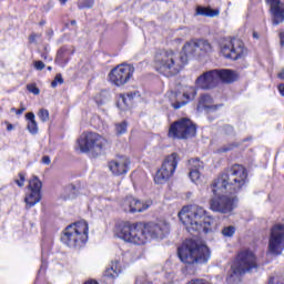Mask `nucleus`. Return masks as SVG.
I'll return each mask as SVG.
<instances>
[{
	"label": "nucleus",
	"instance_id": "obj_48",
	"mask_svg": "<svg viewBox=\"0 0 284 284\" xmlns=\"http://www.w3.org/2000/svg\"><path fill=\"white\" fill-rule=\"evenodd\" d=\"M71 26H77V20L71 21Z\"/></svg>",
	"mask_w": 284,
	"mask_h": 284
},
{
	"label": "nucleus",
	"instance_id": "obj_41",
	"mask_svg": "<svg viewBox=\"0 0 284 284\" xmlns=\"http://www.w3.org/2000/svg\"><path fill=\"white\" fill-rule=\"evenodd\" d=\"M37 37H39V34L32 33V34L29 37L30 43H34V41H37Z\"/></svg>",
	"mask_w": 284,
	"mask_h": 284
},
{
	"label": "nucleus",
	"instance_id": "obj_32",
	"mask_svg": "<svg viewBox=\"0 0 284 284\" xmlns=\"http://www.w3.org/2000/svg\"><path fill=\"white\" fill-rule=\"evenodd\" d=\"M63 83V75L61 73H58L54 78V80L51 82V88H57V85H62Z\"/></svg>",
	"mask_w": 284,
	"mask_h": 284
},
{
	"label": "nucleus",
	"instance_id": "obj_23",
	"mask_svg": "<svg viewBox=\"0 0 284 284\" xmlns=\"http://www.w3.org/2000/svg\"><path fill=\"white\" fill-rule=\"evenodd\" d=\"M219 81H223L224 83H234L236 79H239V74L230 69L217 70Z\"/></svg>",
	"mask_w": 284,
	"mask_h": 284
},
{
	"label": "nucleus",
	"instance_id": "obj_24",
	"mask_svg": "<svg viewBox=\"0 0 284 284\" xmlns=\"http://www.w3.org/2000/svg\"><path fill=\"white\" fill-rule=\"evenodd\" d=\"M214 100L210 94H202L199 101L197 110H216L219 105H212Z\"/></svg>",
	"mask_w": 284,
	"mask_h": 284
},
{
	"label": "nucleus",
	"instance_id": "obj_13",
	"mask_svg": "<svg viewBox=\"0 0 284 284\" xmlns=\"http://www.w3.org/2000/svg\"><path fill=\"white\" fill-rule=\"evenodd\" d=\"M134 74V67L131 64H119L109 73V80L113 85L121 88L125 85Z\"/></svg>",
	"mask_w": 284,
	"mask_h": 284
},
{
	"label": "nucleus",
	"instance_id": "obj_28",
	"mask_svg": "<svg viewBox=\"0 0 284 284\" xmlns=\"http://www.w3.org/2000/svg\"><path fill=\"white\" fill-rule=\"evenodd\" d=\"M195 14L200 17H219V10H214L205 7H197Z\"/></svg>",
	"mask_w": 284,
	"mask_h": 284
},
{
	"label": "nucleus",
	"instance_id": "obj_14",
	"mask_svg": "<svg viewBox=\"0 0 284 284\" xmlns=\"http://www.w3.org/2000/svg\"><path fill=\"white\" fill-rule=\"evenodd\" d=\"M41 187H43V184L38 176H33L29 181V193L24 197V203L27 204V207H34L37 203L41 202Z\"/></svg>",
	"mask_w": 284,
	"mask_h": 284
},
{
	"label": "nucleus",
	"instance_id": "obj_46",
	"mask_svg": "<svg viewBox=\"0 0 284 284\" xmlns=\"http://www.w3.org/2000/svg\"><path fill=\"white\" fill-rule=\"evenodd\" d=\"M60 3H62V6H65V3H68V0H59Z\"/></svg>",
	"mask_w": 284,
	"mask_h": 284
},
{
	"label": "nucleus",
	"instance_id": "obj_29",
	"mask_svg": "<svg viewBox=\"0 0 284 284\" xmlns=\"http://www.w3.org/2000/svg\"><path fill=\"white\" fill-rule=\"evenodd\" d=\"M221 234L225 239H232V236H234V234H236V226H234V225L224 226L221 231Z\"/></svg>",
	"mask_w": 284,
	"mask_h": 284
},
{
	"label": "nucleus",
	"instance_id": "obj_7",
	"mask_svg": "<svg viewBox=\"0 0 284 284\" xmlns=\"http://www.w3.org/2000/svg\"><path fill=\"white\" fill-rule=\"evenodd\" d=\"M115 234L118 239H122L125 243H132L133 245H145L150 241L145 224L121 223L115 227Z\"/></svg>",
	"mask_w": 284,
	"mask_h": 284
},
{
	"label": "nucleus",
	"instance_id": "obj_9",
	"mask_svg": "<svg viewBox=\"0 0 284 284\" xmlns=\"http://www.w3.org/2000/svg\"><path fill=\"white\" fill-rule=\"evenodd\" d=\"M179 161H181V156H179V153L176 152L166 155L162 166L155 173L154 182L158 185L168 183V181L174 176V172H176V168H179Z\"/></svg>",
	"mask_w": 284,
	"mask_h": 284
},
{
	"label": "nucleus",
	"instance_id": "obj_12",
	"mask_svg": "<svg viewBox=\"0 0 284 284\" xmlns=\"http://www.w3.org/2000/svg\"><path fill=\"white\" fill-rule=\"evenodd\" d=\"M284 250V224L277 223L272 226L268 237V252L273 256H281Z\"/></svg>",
	"mask_w": 284,
	"mask_h": 284
},
{
	"label": "nucleus",
	"instance_id": "obj_21",
	"mask_svg": "<svg viewBox=\"0 0 284 284\" xmlns=\"http://www.w3.org/2000/svg\"><path fill=\"white\" fill-rule=\"evenodd\" d=\"M190 173L189 176L191 181L196 182L201 179V172H203L205 165L199 159L189 160Z\"/></svg>",
	"mask_w": 284,
	"mask_h": 284
},
{
	"label": "nucleus",
	"instance_id": "obj_50",
	"mask_svg": "<svg viewBox=\"0 0 284 284\" xmlns=\"http://www.w3.org/2000/svg\"><path fill=\"white\" fill-rule=\"evenodd\" d=\"M47 70H49V72H52V67H48Z\"/></svg>",
	"mask_w": 284,
	"mask_h": 284
},
{
	"label": "nucleus",
	"instance_id": "obj_34",
	"mask_svg": "<svg viewBox=\"0 0 284 284\" xmlns=\"http://www.w3.org/2000/svg\"><path fill=\"white\" fill-rule=\"evenodd\" d=\"M27 90H28L29 92H31V94L38 95V94L40 93V90H39V88H37L36 84H28V85H27Z\"/></svg>",
	"mask_w": 284,
	"mask_h": 284
},
{
	"label": "nucleus",
	"instance_id": "obj_45",
	"mask_svg": "<svg viewBox=\"0 0 284 284\" xmlns=\"http://www.w3.org/2000/svg\"><path fill=\"white\" fill-rule=\"evenodd\" d=\"M7 130L8 132H12V130H14V125H12L11 123H8Z\"/></svg>",
	"mask_w": 284,
	"mask_h": 284
},
{
	"label": "nucleus",
	"instance_id": "obj_25",
	"mask_svg": "<svg viewBox=\"0 0 284 284\" xmlns=\"http://www.w3.org/2000/svg\"><path fill=\"white\" fill-rule=\"evenodd\" d=\"M134 97H136V93L121 94L118 99V108H120V110H128V108L132 105Z\"/></svg>",
	"mask_w": 284,
	"mask_h": 284
},
{
	"label": "nucleus",
	"instance_id": "obj_33",
	"mask_svg": "<svg viewBox=\"0 0 284 284\" xmlns=\"http://www.w3.org/2000/svg\"><path fill=\"white\" fill-rule=\"evenodd\" d=\"M92 6H94V0H84L83 3L79 4V9L83 10V8H92Z\"/></svg>",
	"mask_w": 284,
	"mask_h": 284
},
{
	"label": "nucleus",
	"instance_id": "obj_42",
	"mask_svg": "<svg viewBox=\"0 0 284 284\" xmlns=\"http://www.w3.org/2000/svg\"><path fill=\"white\" fill-rule=\"evenodd\" d=\"M278 91H280V94L282 97H284V84L283 83L278 85Z\"/></svg>",
	"mask_w": 284,
	"mask_h": 284
},
{
	"label": "nucleus",
	"instance_id": "obj_4",
	"mask_svg": "<svg viewBox=\"0 0 284 284\" xmlns=\"http://www.w3.org/2000/svg\"><path fill=\"white\" fill-rule=\"evenodd\" d=\"M178 256L185 265H196L210 261V248L199 245L194 240H186L179 248Z\"/></svg>",
	"mask_w": 284,
	"mask_h": 284
},
{
	"label": "nucleus",
	"instance_id": "obj_30",
	"mask_svg": "<svg viewBox=\"0 0 284 284\" xmlns=\"http://www.w3.org/2000/svg\"><path fill=\"white\" fill-rule=\"evenodd\" d=\"M38 116L42 123H48V121H50V111H48V109H40Z\"/></svg>",
	"mask_w": 284,
	"mask_h": 284
},
{
	"label": "nucleus",
	"instance_id": "obj_11",
	"mask_svg": "<svg viewBox=\"0 0 284 284\" xmlns=\"http://www.w3.org/2000/svg\"><path fill=\"white\" fill-rule=\"evenodd\" d=\"M221 53L225 59H232V61H239V59H243L245 54H247V49H245V44L243 41L233 38L231 40H225L221 44Z\"/></svg>",
	"mask_w": 284,
	"mask_h": 284
},
{
	"label": "nucleus",
	"instance_id": "obj_15",
	"mask_svg": "<svg viewBox=\"0 0 284 284\" xmlns=\"http://www.w3.org/2000/svg\"><path fill=\"white\" fill-rule=\"evenodd\" d=\"M149 239H165L170 234V223L165 221L149 222L144 224Z\"/></svg>",
	"mask_w": 284,
	"mask_h": 284
},
{
	"label": "nucleus",
	"instance_id": "obj_17",
	"mask_svg": "<svg viewBox=\"0 0 284 284\" xmlns=\"http://www.w3.org/2000/svg\"><path fill=\"white\" fill-rule=\"evenodd\" d=\"M216 83H219V70L206 71L195 80V85L201 90H212L216 88Z\"/></svg>",
	"mask_w": 284,
	"mask_h": 284
},
{
	"label": "nucleus",
	"instance_id": "obj_38",
	"mask_svg": "<svg viewBox=\"0 0 284 284\" xmlns=\"http://www.w3.org/2000/svg\"><path fill=\"white\" fill-rule=\"evenodd\" d=\"M268 284H284L283 280H278L276 277H270Z\"/></svg>",
	"mask_w": 284,
	"mask_h": 284
},
{
	"label": "nucleus",
	"instance_id": "obj_26",
	"mask_svg": "<svg viewBox=\"0 0 284 284\" xmlns=\"http://www.w3.org/2000/svg\"><path fill=\"white\" fill-rule=\"evenodd\" d=\"M26 119L28 121L27 130L30 132V134H39V124L34 119V114L32 112H29L26 114Z\"/></svg>",
	"mask_w": 284,
	"mask_h": 284
},
{
	"label": "nucleus",
	"instance_id": "obj_19",
	"mask_svg": "<svg viewBox=\"0 0 284 284\" xmlns=\"http://www.w3.org/2000/svg\"><path fill=\"white\" fill-rule=\"evenodd\" d=\"M270 6L273 26H280L284 21V2L281 0H266Z\"/></svg>",
	"mask_w": 284,
	"mask_h": 284
},
{
	"label": "nucleus",
	"instance_id": "obj_39",
	"mask_svg": "<svg viewBox=\"0 0 284 284\" xmlns=\"http://www.w3.org/2000/svg\"><path fill=\"white\" fill-rule=\"evenodd\" d=\"M42 163H43L44 165H50V163H51L50 156L44 155V156L42 158Z\"/></svg>",
	"mask_w": 284,
	"mask_h": 284
},
{
	"label": "nucleus",
	"instance_id": "obj_40",
	"mask_svg": "<svg viewBox=\"0 0 284 284\" xmlns=\"http://www.w3.org/2000/svg\"><path fill=\"white\" fill-rule=\"evenodd\" d=\"M11 110H12V112H16V114H18V115L23 114V112H26V108H21V109H18V110L13 108Z\"/></svg>",
	"mask_w": 284,
	"mask_h": 284
},
{
	"label": "nucleus",
	"instance_id": "obj_43",
	"mask_svg": "<svg viewBox=\"0 0 284 284\" xmlns=\"http://www.w3.org/2000/svg\"><path fill=\"white\" fill-rule=\"evenodd\" d=\"M281 45H284V31L280 33Z\"/></svg>",
	"mask_w": 284,
	"mask_h": 284
},
{
	"label": "nucleus",
	"instance_id": "obj_51",
	"mask_svg": "<svg viewBox=\"0 0 284 284\" xmlns=\"http://www.w3.org/2000/svg\"><path fill=\"white\" fill-rule=\"evenodd\" d=\"M232 149H224L223 152H230Z\"/></svg>",
	"mask_w": 284,
	"mask_h": 284
},
{
	"label": "nucleus",
	"instance_id": "obj_10",
	"mask_svg": "<svg viewBox=\"0 0 284 284\" xmlns=\"http://www.w3.org/2000/svg\"><path fill=\"white\" fill-rule=\"evenodd\" d=\"M168 136L178 140L192 139L196 136V124L187 118H182L170 125Z\"/></svg>",
	"mask_w": 284,
	"mask_h": 284
},
{
	"label": "nucleus",
	"instance_id": "obj_8",
	"mask_svg": "<svg viewBox=\"0 0 284 284\" xmlns=\"http://www.w3.org/2000/svg\"><path fill=\"white\" fill-rule=\"evenodd\" d=\"M88 222L80 221L65 227L61 242L68 247H83L88 243Z\"/></svg>",
	"mask_w": 284,
	"mask_h": 284
},
{
	"label": "nucleus",
	"instance_id": "obj_18",
	"mask_svg": "<svg viewBox=\"0 0 284 284\" xmlns=\"http://www.w3.org/2000/svg\"><path fill=\"white\" fill-rule=\"evenodd\" d=\"M121 207L125 212H130L131 214H134L136 212H145V210H149L150 203L141 202V200H138L136 197L130 195V196H126L124 200H122Z\"/></svg>",
	"mask_w": 284,
	"mask_h": 284
},
{
	"label": "nucleus",
	"instance_id": "obj_31",
	"mask_svg": "<svg viewBox=\"0 0 284 284\" xmlns=\"http://www.w3.org/2000/svg\"><path fill=\"white\" fill-rule=\"evenodd\" d=\"M128 132V122L123 121L115 124V133L118 135L125 134Z\"/></svg>",
	"mask_w": 284,
	"mask_h": 284
},
{
	"label": "nucleus",
	"instance_id": "obj_3",
	"mask_svg": "<svg viewBox=\"0 0 284 284\" xmlns=\"http://www.w3.org/2000/svg\"><path fill=\"white\" fill-rule=\"evenodd\" d=\"M178 216L189 232H204V234H207L212 231L211 226L214 219L207 216V212L202 206H184Z\"/></svg>",
	"mask_w": 284,
	"mask_h": 284
},
{
	"label": "nucleus",
	"instance_id": "obj_37",
	"mask_svg": "<svg viewBox=\"0 0 284 284\" xmlns=\"http://www.w3.org/2000/svg\"><path fill=\"white\" fill-rule=\"evenodd\" d=\"M224 132L225 134H227L229 136H232V134H234V126L227 124L224 126Z\"/></svg>",
	"mask_w": 284,
	"mask_h": 284
},
{
	"label": "nucleus",
	"instance_id": "obj_36",
	"mask_svg": "<svg viewBox=\"0 0 284 284\" xmlns=\"http://www.w3.org/2000/svg\"><path fill=\"white\" fill-rule=\"evenodd\" d=\"M19 179L20 180H16V183L18 184V187H23L26 183V175H23V173H19Z\"/></svg>",
	"mask_w": 284,
	"mask_h": 284
},
{
	"label": "nucleus",
	"instance_id": "obj_47",
	"mask_svg": "<svg viewBox=\"0 0 284 284\" xmlns=\"http://www.w3.org/2000/svg\"><path fill=\"white\" fill-rule=\"evenodd\" d=\"M254 39H258V34L256 32L253 33Z\"/></svg>",
	"mask_w": 284,
	"mask_h": 284
},
{
	"label": "nucleus",
	"instance_id": "obj_1",
	"mask_svg": "<svg viewBox=\"0 0 284 284\" xmlns=\"http://www.w3.org/2000/svg\"><path fill=\"white\" fill-rule=\"evenodd\" d=\"M247 184V170L241 164L224 170V172L211 184L214 196L210 200V210L220 214H232L236 207V196L223 195L239 194Z\"/></svg>",
	"mask_w": 284,
	"mask_h": 284
},
{
	"label": "nucleus",
	"instance_id": "obj_35",
	"mask_svg": "<svg viewBox=\"0 0 284 284\" xmlns=\"http://www.w3.org/2000/svg\"><path fill=\"white\" fill-rule=\"evenodd\" d=\"M33 68H36V70H44L45 69V63H43V61L38 60L33 62Z\"/></svg>",
	"mask_w": 284,
	"mask_h": 284
},
{
	"label": "nucleus",
	"instance_id": "obj_22",
	"mask_svg": "<svg viewBox=\"0 0 284 284\" xmlns=\"http://www.w3.org/2000/svg\"><path fill=\"white\" fill-rule=\"evenodd\" d=\"M182 97L183 101L172 102V108H174V110H180L183 105H187L190 101H194V97H196V89L194 87H186Z\"/></svg>",
	"mask_w": 284,
	"mask_h": 284
},
{
	"label": "nucleus",
	"instance_id": "obj_20",
	"mask_svg": "<svg viewBox=\"0 0 284 284\" xmlns=\"http://www.w3.org/2000/svg\"><path fill=\"white\" fill-rule=\"evenodd\" d=\"M121 274V263L119 261L111 262L110 267L103 273V283L113 284L115 278Z\"/></svg>",
	"mask_w": 284,
	"mask_h": 284
},
{
	"label": "nucleus",
	"instance_id": "obj_5",
	"mask_svg": "<svg viewBox=\"0 0 284 284\" xmlns=\"http://www.w3.org/2000/svg\"><path fill=\"white\" fill-rule=\"evenodd\" d=\"M258 270V262L256 255L250 250H244L237 254L235 263L231 266L226 281L229 283H236L241 281L243 274L256 272Z\"/></svg>",
	"mask_w": 284,
	"mask_h": 284
},
{
	"label": "nucleus",
	"instance_id": "obj_2",
	"mask_svg": "<svg viewBox=\"0 0 284 284\" xmlns=\"http://www.w3.org/2000/svg\"><path fill=\"white\" fill-rule=\"evenodd\" d=\"M214 52V47L205 39H192L183 45V52L160 50L154 55V69L164 77H176L190 57H205Z\"/></svg>",
	"mask_w": 284,
	"mask_h": 284
},
{
	"label": "nucleus",
	"instance_id": "obj_6",
	"mask_svg": "<svg viewBox=\"0 0 284 284\" xmlns=\"http://www.w3.org/2000/svg\"><path fill=\"white\" fill-rule=\"evenodd\" d=\"M78 148L82 154L101 156L108 150V140L97 132L82 133L78 139Z\"/></svg>",
	"mask_w": 284,
	"mask_h": 284
},
{
	"label": "nucleus",
	"instance_id": "obj_27",
	"mask_svg": "<svg viewBox=\"0 0 284 284\" xmlns=\"http://www.w3.org/2000/svg\"><path fill=\"white\" fill-rule=\"evenodd\" d=\"M69 61L70 58H68V50L65 48H61L57 53L55 63H58V65H61L62 68H65Z\"/></svg>",
	"mask_w": 284,
	"mask_h": 284
},
{
	"label": "nucleus",
	"instance_id": "obj_49",
	"mask_svg": "<svg viewBox=\"0 0 284 284\" xmlns=\"http://www.w3.org/2000/svg\"><path fill=\"white\" fill-rule=\"evenodd\" d=\"M171 97H172L173 99H176V93H171Z\"/></svg>",
	"mask_w": 284,
	"mask_h": 284
},
{
	"label": "nucleus",
	"instance_id": "obj_16",
	"mask_svg": "<svg viewBox=\"0 0 284 284\" xmlns=\"http://www.w3.org/2000/svg\"><path fill=\"white\" fill-rule=\"evenodd\" d=\"M130 158L125 155H118L115 159L108 163V168L114 176H123L130 172Z\"/></svg>",
	"mask_w": 284,
	"mask_h": 284
},
{
	"label": "nucleus",
	"instance_id": "obj_44",
	"mask_svg": "<svg viewBox=\"0 0 284 284\" xmlns=\"http://www.w3.org/2000/svg\"><path fill=\"white\" fill-rule=\"evenodd\" d=\"M277 79L284 80V69L277 74Z\"/></svg>",
	"mask_w": 284,
	"mask_h": 284
}]
</instances>
